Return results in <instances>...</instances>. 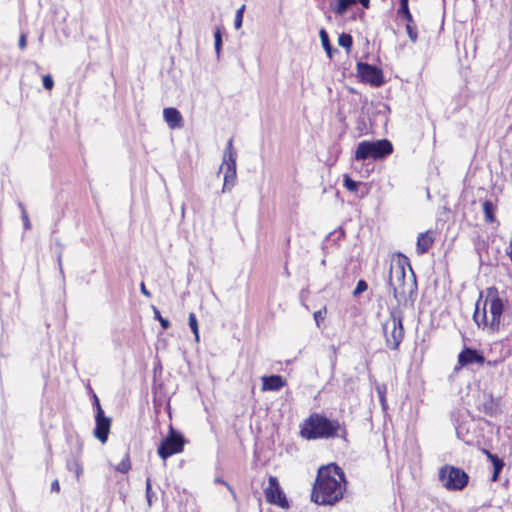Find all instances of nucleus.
<instances>
[{
    "instance_id": "nucleus-40",
    "label": "nucleus",
    "mask_w": 512,
    "mask_h": 512,
    "mask_svg": "<svg viewBox=\"0 0 512 512\" xmlns=\"http://www.w3.org/2000/svg\"><path fill=\"white\" fill-rule=\"evenodd\" d=\"M51 490H52V491H55V492H59V491H60V485H59L58 480H54V481L51 483Z\"/></svg>"
},
{
    "instance_id": "nucleus-1",
    "label": "nucleus",
    "mask_w": 512,
    "mask_h": 512,
    "mask_svg": "<svg viewBox=\"0 0 512 512\" xmlns=\"http://www.w3.org/2000/svg\"><path fill=\"white\" fill-rule=\"evenodd\" d=\"M345 490V473L337 464L330 463L318 469L311 500L318 505H334L343 498Z\"/></svg>"
},
{
    "instance_id": "nucleus-11",
    "label": "nucleus",
    "mask_w": 512,
    "mask_h": 512,
    "mask_svg": "<svg viewBox=\"0 0 512 512\" xmlns=\"http://www.w3.org/2000/svg\"><path fill=\"white\" fill-rule=\"evenodd\" d=\"M357 73L363 82L369 83L374 87H379L384 83L382 70L374 65L358 62Z\"/></svg>"
},
{
    "instance_id": "nucleus-21",
    "label": "nucleus",
    "mask_w": 512,
    "mask_h": 512,
    "mask_svg": "<svg viewBox=\"0 0 512 512\" xmlns=\"http://www.w3.org/2000/svg\"><path fill=\"white\" fill-rule=\"evenodd\" d=\"M319 36H320L321 44H322L325 52L327 53L328 57L331 59L332 58V45L330 43L327 31L324 28H321L319 31Z\"/></svg>"
},
{
    "instance_id": "nucleus-20",
    "label": "nucleus",
    "mask_w": 512,
    "mask_h": 512,
    "mask_svg": "<svg viewBox=\"0 0 512 512\" xmlns=\"http://www.w3.org/2000/svg\"><path fill=\"white\" fill-rule=\"evenodd\" d=\"M375 390L379 397V401H380L382 410L386 411L388 408V403H387V399H386V391H387L386 385L383 383H377L375 385Z\"/></svg>"
},
{
    "instance_id": "nucleus-13",
    "label": "nucleus",
    "mask_w": 512,
    "mask_h": 512,
    "mask_svg": "<svg viewBox=\"0 0 512 512\" xmlns=\"http://www.w3.org/2000/svg\"><path fill=\"white\" fill-rule=\"evenodd\" d=\"M95 429L94 436L101 442L105 443L108 439V434L111 427V419L104 415L102 408H99V412H96L95 416Z\"/></svg>"
},
{
    "instance_id": "nucleus-7",
    "label": "nucleus",
    "mask_w": 512,
    "mask_h": 512,
    "mask_svg": "<svg viewBox=\"0 0 512 512\" xmlns=\"http://www.w3.org/2000/svg\"><path fill=\"white\" fill-rule=\"evenodd\" d=\"M236 151L233 140L229 139L223 153V162L220 171H224L222 193L230 192L236 183Z\"/></svg>"
},
{
    "instance_id": "nucleus-22",
    "label": "nucleus",
    "mask_w": 512,
    "mask_h": 512,
    "mask_svg": "<svg viewBox=\"0 0 512 512\" xmlns=\"http://www.w3.org/2000/svg\"><path fill=\"white\" fill-rule=\"evenodd\" d=\"M483 211H484L485 219L487 222H493L495 220V218H494L495 206L491 201H489V200L484 201Z\"/></svg>"
},
{
    "instance_id": "nucleus-31",
    "label": "nucleus",
    "mask_w": 512,
    "mask_h": 512,
    "mask_svg": "<svg viewBox=\"0 0 512 512\" xmlns=\"http://www.w3.org/2000/svg\"><path fill=\"white\" fill-rule=\"evenodd\" d=\"M504 465H505V464H504V461H503V460H501L500 462L495 463V465H493V474H492V478H491V480H492L493 482L498 481V479H499V475H500V473H501V471H502V469H503Z\"/></svg>"
},
{
    "instance_id": "nucleus-9",
    "label": "nucleus",
    "mask_w": 512,
    "mask_h": 512,
    "mask_svg": "<svg viewBox=\"0 0 512 512\" xmlns=\"http://www.w3.org/2000/svg\"><path fill=\"white\" fill-rule=\"evenodd\" d=\"M185 442L182 433L170 426L168 435L162 439L157 453L163 460H166L174 454L181 453L184 449Z\"/></svg>"
},
{
    "instance_id": "nucleus-6",
    "label": "nucleus",
    "mask_w": 512,
    "mask_h": 512,
    "mask_svg": "<svg viewBox=\"0 0 512 512\" xmlns=\"http://www.w3.org/2000/svg\"><path fill=\"white\" fill-rule=\"evenodd\" d=\"M393 152V145L387 139L376 141H361L358 143L355 151V159L357 161H364L372 158L374 160L385 158Z\"/></svg>"
},
{
    "instance_id": "nucleus-17",
    "label": "nucleus",
    "mask_w": 512,
    "mask_h": 512,
    "mask_svg": "<svg viewBox=\"0 0 512 512\" xmlns=\"http://www.w3.org/2000/svg\"><path fill=\"white\" fill-rule=\"evenodd\" d=\"M359 2L364 8L370 7V0H337V4L333 7V11L337 15H344L348 8Z\"/></svg>"
},
{
    "instance_id": "nucleus-28",
    "label": "nucleus",
    "mask_w": 512,
    "mask_h": 512,
    "mask_svg": "<svg viewBox=\"0 0 512 512\" xmlns=\"http://www.w3.org/2000/svg\"><path fill=\"white\" fill-rule=\"evenodd\" d=\"M214 45L217 57L219 58L222 46V34L220 28H217L214 33Z\"/></svg>"
},
{
    "instance_id": "nucleus-14",
    "label": "nucleus",
    "mask_w": 512,
    "mask_h": 512,
    "mask_svg": "<svg viewBox=\"0 0 512 512\" xmlns=\"http://www.w3.org/2000/svg\"><path fill=\"white\" fill-rule=\"evenodd\" d=\"M163 118L170 129H180L184 125L183 117L176 108H164Z\"/></svg>"
},
{
    "instance_id": "nucleus-43",
    "label": "nucleus",
    "mask_w": 512,
    "mask_h": 512,
    "mask_svg": "<svg viewBox=\"0 0 512 512\" xmlns=\"http://www.w3.org/2000/svg\"><path fill=\"white\" fill-rule=\"evenodd\" d=\"M507 254H508L510 260L512 261V241L509 244V247H508V250H507Z\"/></svg>"
},
{
    "instance_id": "nucleus-3",
    "label": "nucleus",
    "mask_w": 512,
    "mask_h": 512,
    "mask_svg": "<svg viewBox=\"0 0 512 512\" xmlns=\"http://www.w3.org/2000/svg\"><path fill=\"white\" fill-rule=\"evenodd\" d=\"M300 435L307 440L340 437L346 440L347 430L338 420L313 413L303 423Z\"/></svg>"
},
{
    "instance_id": "nucleus-8",
    "label": "nucleus",
    "mask_w": 512,
    "mask_h": 512,
    "mask_svg": "<svg viewBox=\"0 0 512 512\" xmlns=\"http://www.w3.org/2000/svg\"><path fill=\"white\" fill-rule=\"evenodd\" d=\"M439 479L447 490L457 491L466 487L469 476L461 468L445 465L439 471Z\"/></svg>"
},
{
    "instance_id": "nucleus-27",
    "label": "nucleus",
    "mask_w": 512,
    "mask_h": 512,
    "mask_svg": "<svg viewBox=\"0 0 512 512\" xmlns=\"http://www.w3.org/2000/svg\"><path fill=\"white\" fill-rule=\"evenodd\" d=\"M131 468L129 455L125 454V457L122 461L115 467L118 472L127 473Z\"/></svg>"
},
{
    "instance_id": "nucleus-16",
    "label": "nucleus",
    "mask_w": 512,
    "mask_h": 512,
    "mask_svg": "<svg viewBox=\"0 0 512 512\" xmlns=\"http://www.w3.org/2000/svg\"><path fill=\"white\" fill-rule=\"evenodd\" d=\"M433 233L426 231L420 233L417 237L416 250L419 255L426 253L433 245Z\"/></svg>"
},
{
    "instance_id": "nucleus-2",
    "label": "nucleus",
    "mask_w": 512,
    "mask_h": 512,
    "mask_svg": "<svg viewBox=\"0 0 512 512\" xmlns=\"http://www.w3.org/2000/svg\"><path fill=\"white\" fill-rule=\"evenodd\" d=\"M388 285L392 290L393 297L398 304L406 301V286L408 285L409 293L416 290V280L410 267L409 260L403 254H398L390 265Z\"/></svg>"
},
{
    "instance_id": "nucleus-32",
    "label": "nucleus",
    "mask_w": 512,
    "mask_h": 512,
    "mask_svg": "<svg viewBox=\"0 0 512 512\" xmlns=\"http://www.w3.org/2000/svg\"><path fill=\"white\" fill-rule=\"evenodd\" d=\"M398 15H406L410 19L409 0H400Z\"/></svg>"
},
{
    "instance_id": "nucleus-35",
    "label": "nucleus",
    "mask_w": 512,
    "mask_h": 512,
    "mask_svg": "<svg viewBox=\"0 0 512 512\" xmlns=\"http://www.w3.org/2000/svg\"><path fill=\"white\" fill-rule=\"evenodd\" d=\"M326 313H327L326 307H323L322 309L314 312L313 316H314V320H315L317 327H320V322L325 319Z\"/></svg>"
},
{
    "instance_id": "nucleus-25",
    "label": "nucleus",
    "mask_w": 512,
    "mask_h": 512,
    "mask_svg": "<svg viewBox=\"0 0 512 512\" xmlns=\"http://www.w3.org/2000/svg\"><path fill=\"white\" fill-rule=\"evenodd\" d=\"M344 187L350 191V192H356L358 189V186L360 185V182L354 181L352 178H350L348 175H344L343 179Z\"/></svg>"
},
{
    "instance_id": "nucleus-30",
    "label": "nucleus",
    "mask_w": 512,
    "mask_h": 512,
    "mask_svg": "<svg viewBox=\"0 0 512 512\" xmlns=\"http://www.w3.org/2000/svg\"><path fill=\"white\" fill-rule=\"evenodd\" d=\"M153 311H154V318L157 319L161 325V327L163 329H168L170 327V322L168 319L166 318H163L160 314V311L156 308V307H153Z\"/></svg>"
},
{
    "instance_id": "nucleus-39",
    "label": "nucleus",
    "mask_w": 512,
    "mask_h": 512,
    "mask_svg": "<svg viewBox=\"0 0 512 512\" xmlns=\"http://www.w3.org/2000/svg\"><path fill=\"white\" fill-rule=\"evenodd\" d=\"M140 289H141V293H142L144 296H146V297H150V296H151L150 292L146 289V286H145L144 282H142V283L140 284Z\"/></svg>"
},
{
    "instance_id": "nucleus-15",
    "label": "nucleus",
    "mask_w": 512,
    "mask_h": 512,
    "mask_svg": "<svg viewBox=\"0 0 512 512\" xmlns=\"http://www.w3.org/2000/svg\"><path fill=\"white\" fill-rule=\"evenodd\" d=\"M286 382L281 375H270L262 377L263 391H279L285 386Z\"/></svg>"
},
{
    "instance_id": "nucleus-4",
    "label": "nucleus",
    "mask_w": 512,
    "mask_h": 512,
    "mask_svg": "<svg viewBox=\"0 0 512 512\" xmlns=\"http://www.w3.org/2000/svg\"><path fill=\"white\" fill-rule=\"evenodd\" d=\"M503 310L504 304L498 296L497 290L490 289L482 309L480 308V301L476 303L473 319L478 327H488L492 331H496L499 328Z\"/></svg>"
},
{
    "instance_id": "nucleus-44",
    "label": "nucleus",
    "mask_w": 512,
    "mask_h": 512,
    "mask_svg": "<svg viewBox=\"0 0 512 512\" xmlns=\"http://www.w3.org/2000/svg\"><path fill=\"white\" fill-rule=\"evenodd\" d=\"M58 265H59L60 271L62 272V255H61V253H59V255H58Z\"/></svg>"
},
{
    "instance_id": "nucleus-41",
    "label": "nucleus",
    "mask_w": 512,
    "mask_h": 512,
    "mask_svg": "<svg viewBox=\"0 0 512 512\" xmlns=\"http://www.w3.org/2000/svg\"><path fill=\"white\" fill-rule=\"evenodd\" d=\"M93 398H94V406L96 408V412H99V408H102L101 404H100V401H99L98 397L95 394L93 395Z\"/></svg>"
},
{
    "instance_id": "nucleus-26",
    "label": "nucleus",
    "mask_w": 512,
    "mask_h": 512,
    "mask_svg": "<svg viewBox=\"0 0 512 512\" xmlns=\"http://www.w3.org/2000/svg\"><path fill=\"white\" fill-rule=\"evenodd\" d=\"M352 43H353V39H352V36L350 34L342 33L338 37V44L340 46L346 48L347 50H349L351 48Z\"/></svg>"
},
{
    "instance_id": "nucleus-37",
    "label": "nucleus",
    "mask_w": 512,
    "mask_h": 512,
    "mask_svg": "<svg viewBox=\"0 0 512 512\" xmlns=\"http://www.w3.org/2000/svg\"><path fill=\"white\" fill-rule=\"evenodd\" d=\"M483 453L487 456V458L491 461L492 465H495V463L500 462L502 459L499 458L497 455L492 454L489 450L483 449Z\"/></svg>"
},
{
    "instance_id": "nucleus-33",
    "label": "nucleus",
    "mask_w": 512,
    "mask_h": 512,
    "mask_svg": "<svg viewBox=\"0 0 512 512\" xmlns=\"http://www.w3.org/2000/svg\"><path fill=\"white\" fill-rule=\"evenodd\" d=\"M19 208L21 209V218L23 221V226L25 230H29L31 228V223L28 217V214L22 203H19Z\"/></svg>"
},
{
    "instance_id": "nucleus-24",
    "label": "nucleus",
    "mask_w": 512,
    "mask_h": 512,
    "mask_svg": "<svg viewBox=\"0 0 512 512\" xmlns=\"http://www.w3.org/2000/svg\"><path fill=\"white\" fill-rule=\"evenodd\" d=\"M145 486H146L145 488H146L147 504L149 507H151L153 504V499L156 498V496H155V493L152 491V484H151L150 477H147Z\"/></svg>"
},
{
    "instance_id": "nucleus-34",
    "label": "nucleus",
    "mask_w": 512,
    "mask_h": 512,
    "mask_svg": "<svg viewBox=\"0 0 512 512\" xmlns=\"http://www.w3.org/2000/svg\"><path fill=\"white\" fill-rule=\"evenodd\" d=\"M367 288H368V284L366 283V281H365V280H362V279H361V280H359V281L357 282V285H356V287H355L354 291H353V296H355V297H356V296L360 295L361 293H363L364 291H366V290H367Z\"/></svg>"
},
{
    "instance_id": "nucleus-10",
    "label": "nucleus",
    "mask_w": 512,
    "mask_h": 512,
    "mask_svg": "<svg viewBox=\"0 0 512 512\" xmlns=\"http://www.w3.org/2000/svg\"><path fill=\"white\" fill-rule=\"evenodd\" d=\"M266 501L270 504L277 505L283 509L289 508V502L281 489L278 479L275 476H270L268 479V486L264 489Z\"/></svg>"
},
{
    "instance_id": "nucleus-29",
    "label": "nucleus",
    "mask_w": 512,
    "mask_h": 512,
    "mask_svg": "<svg viewBox=\"0 0 512 512\" xmlns=\"http://www.w3.org/2000/svg\"><path fill=\"white\" fill-rule=\"evenodd\" d=\"M244 10H245V5H242L240 8L237 9V11L235 13V19H234L235 29H240L242 26Z\"/></svg>"
},
{
    "instance_id": "nucleus-42",
    "label": "nucleus",
    "mask_w": 512,
    "mask_h": 512,
    "mask_svg": "<svg viewBox=\"0 0 512 512\" xmlns=\"http://www.w3.org/2000/svg\"><path fill=\"white\" fill-rule=\"evenodd\" d=\"M215 482H216V483H222V484H224V485H225V486H226V487H227L231 492H233V490H232L231 486H230L228 483H226L224 480H222L221 478H216V479H215Z\"/></svg>"
},
{
    "instance_id": "nucleus-19",
    "label": "nucleus",
    "mask_w": 512,
    "mask_h": 512,
    "mask_svg": "<svg viewBox=\"0 0 512 512\" xmlns=\"http://www.w3.org/2000/svg\"><path fill=\"white\" fill-rule=\"evenodd\" d=\"M400 16L406 20V23H407L406 31H407L408 37L413 43H415L417 41L418 34H417L416 27L413 25L414 20H413L412 14L410 13V19L406 15H400Z\"/></svg>"
},
{
    "instance_id": "nucleus-18",
    "label": "nucleus",
    "mask_w": 512,
    "mask_h": 512,
    "mask_svg": "<svg viewBox=\"0 0 512 512\" xmlns=\"http://www.w3.org/2000/svg\"><path fill=\"white\" fill-rule=\"evenodd\" d=\"M66 467L69 471L74 472L77 480L80 479V476L83 473V466L80 460L77 457H72L67 460Z\"/></svg>"
},
{
    "instance_id": "nucleus-5",
    "label": "nucleus",
    "mask_w": 512,
    "mask_h": 512,
    "mask_svg": "<svg viewBox=\"0 0 512 512\" xmlns=\"http://www.w3.org/2000/svg\"><path fill=\"white\" fill-rule=\"evenodd\" d=\"M382 330L386 346L391 350H397L404 338L402 311L392 309L389 317L382 324Z\"/></svg>"
},
{
    "instance_id": "nucleus-23",
    "label": "nucleus",
    "mask_w": 512,
    "mask_h": 512,
    "mask_svg": "<svg viewBox=\"0 0 512 512\" xmlns=\"http://www.w3.org/2000/svg\"><path fill=\"white\" fill-rule=\"evenodd\" d=\"M188 323H189L190 329L192 330V332L195 336V341L199 342L200 337H199L198 321H197V318L194 313L189 314Z\"/></svg>"
},
{
    "instance_id": "nucleus-38",
    "label": "nucleus",
    "mask_w": 512,
    "mask_h": 512,
    "mask_svg": "<svg viewBox=\"0 0 512 512\" xmlns=\"http://www.w3.org/2000/svg\"><path fill=\"white\" fill-rule=\"evenodd\" d=\"M18 45H19V48L20 49H25L26 48V45H27V36L25 33H22L19 37V42H18Z\"/></svg>"
},
{
    "instance_id": "nucleus-12",
    "label": "nucleus",
    "mask_w": 512,
    "mask_h": 512,
    "mask_svg": "<svg viewBox=\"0 0 512 512\" xmlns=\"http://www.w3.org/2000/svg\"><path fill=\"white\" fill-rule=\"evenodd\" d=\"M484 355L477 349L470 347H464L458 354L457 365L455 370H459L462 367H466L472 364L483 365L485 363Z\"/></svg>"
},
{
    "instance_id": "nucleus-36",
    "label": "nucleus",
    "mask_w": 512,
    "mask_h": 512,
    "mask_svg": "<svg viewBox=\"0 0 512 512\" xmlns=\"http://www.w3.org/2000/svg\"><path fill=\"white\" fill-rule=\"evenodd\" d=\"M42 83L44 88L47 90H51L54 86L53 78L49 74L43 76Z\"/></svg>"
}]
</instances>
